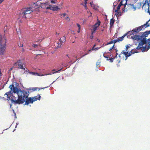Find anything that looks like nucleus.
<instances>
[{
    "label": "nucleus",
    "instance_id": "f257e3e1",
    "mask_svg": "<svg viewBox=\"0 0 150 150\" xmlns=\"http://www.w3.org/2000/svg\"><path fill=\"white\" fill-rule=\"evenodd\" d=\"M9 88L10 90H13V92L17 94L18 100L17 101L16 103L18 104L23 103L28 96L29 92H26L24 90H21L16 87L14 86L13 83L10 85Z\"/></svg>",
    "mask_w": 150,
    "mask_h": 150
},
{
    "label": "nucleus",
    "instance_id": "f03ea898",
    "mask_svg": "<svg viewBox=\"0 0 150 150\" xmlns=\"http://www.w3.org/2000/svg\"><path fill=\"white\" fill-rule=\"evenodd\" d=\"M149 20H148L146 22V23L141 25V26L134 29L131 31H130L129 32V33L130 35H131L132 34L133 35L131 36L132 38V37L133 36L135 35H134V34H135L136 33H138L140 31L142 30L144 27H145V28H146L150 26L149 24Z\"/></svg>",
    "mask_w": 150,
    "mask_h": 150
},
{
    "label": "nucleus",
    "instance_id": "7ed1b4c3",
    "mask_svg": "<svg viewBox=\"0 0 150 150\" xmlns=\"http://www.w3.org/2000/svg\"><path fill=\"white\" fill-rule=\"evenodd\" d=\"M13 93V90H11L9 91L6 92L4 95L6 97L7 100H11L12 103H14L15 104H18L16 103L17 101L18 100V98L17 99L16 97H15L13 95L12 93Z\"/></svg>",
    "mask_w": 150,
    "mask_h": 150
},
{
    "label": "nucleus",
    "instance_id": "20e7f679",
    "mask_svg": "<svg viewBox=\"0 0 150 150\" xmlns=\"http://www.w3.org/2000/svg\"><path fill=\"white\" fill-rule=\"evenodd\" d=\"M126 50L125 51L124 50L122 51L121 52V53L119 55V56L120 58V55L121 54H123L125 55V56L126 57V59H127L128 57H129L130 56H131L132 54H134L135 53H137L138 52L135 49L134 50H132L130 51V52L129 53H128V52L129 51L128 50V45H127L126 46Z\"/></svg>",
    "mask_w": 150,
    "mask_h": 150
},
{
    "label": "nucleus",
    "instance_id": "39448f33",
    "mask_svg": "<svg viewBox=\"0 0 150 150\" xmlns=\"http://www.w3.org/2000/svg\"><path fill=\"white\" fill-rule=\"evenodd\" d=\"M33 11V8L31 7L25 8L23 9L20 11V14L21 16L25 18H26V15L30 13Z\"/></svg>",
    "mask_w": 150,
    "mask_h": 150
},
{
    "label": "nucleus",
    "instance_id": "423d86ee",
    "mask_svg": "<svg viewBox=\"0 0 150 150\" xmlns=\"http://www.w3.org/2000/svg\"><path fill=\"white\" fill-rule=\"evenodd\" d=\"M23 63L21 62V60L19 59L17 62L14 63L13 66L15 67H17V66H18V68L25 70V69L23 67Z\"/></svg>",
    "mask_w": 150,
    "mask_h": 150
},
{
    "label": "nucleus",
    "instance_id": "0eeeda50",
    "mask_svg": "<svg viewBox=\"0 0 150 150\" xmlns=\"http://www.w3.org/2000/svg\"><path fill=\"white\" fill-rule=\"evenodd\" d=\"M66 37L64 36H63L60 38L59 42L57 43V48H59L62 45H63L64 42L66 41Z\"/></svg>",
    "mask_w": 150,
    "mask_h": 150
},
{
    "label": "nucleus",
    "instance_id": "6e6552de",
    "mask_svg": "<svg viewBox=\"0 0 150 150\" xmlns=\"http://www.w3.org/2000/svg\"><path fill=\"white\" fill-rule=\"evenodd\" d=\"M62 69H60V70H59L58 71H56L55 72H54L50 73H49L48 74H39V73H38L34 72H31V73L33 74V75H37V76H44V75H51L52 74H54V73H57L58 72L60 71Z\"/></svg>",
    "mask_w": 150,
    "mask_h": 150
},
{
    "label": "nucleus",
    "instance_id": "1a4fd4ad",
    "mask_svg": "<svg viewBox=\"0 0 150 150\" xmlns=\"http://www.w3.org/2000/svg\"><path fill=\"white\" fill-rule=\"evenodd\" d=\"M25 102V105H28L29 103H33V102L32 98H28V97L26 98Z\"/></svg>",
    "mask_w": 150,
    "mask_h": 150
},
{
    "label": "nucleus",
    "instance_id": "9d476101",
    "mask_svg": "<svg viewBox=\"0 0 150 150\" xmlns=\"http://www.w3.org/2000/svg\"><path fill=\"white\" fill-rule=\"evenodd\" d=\"M127 5L126 9L127 10H130V9L133 8L134 11H135L136 9V7H135L133 4H128Z\"/></svg>",
    "mask_w": 150,
    "mask_h": 150
},
{
    "label": "nucleus",
    "instance_id": "9b49d317",
    "mask_svg": "<svg viewBox=\"0 0 150 150\" xmlns=\"http://www.w3.org/2000/svg\"><path fill=\"white\" fill-rule=\"evenodd\" d=\"M150 34V30L149 31H146V32H144L142 34V35H141V36H142L143 38H144L146 40V37H147L148 35ZM140 36V35H139Z\"/></svg>",
    "mask_w": 150,
    "mask_h": 150
},
{
    "label": "nucleus",
    "instance_id": "f8f14e48",
    "mask_svg": "<svg viewBox=\"0 0 150 150\" xmlns=\"http://www.w3.org/2000/svg\"><path fill=\"white\" fill-rule=\"evenodd\" d=\"M49 4H48V3H42L40 5V6L41 7V8L45 9L46 8V6H47Z\"/></svg>",
    "mask_w": 150,
    "mask_h": 150
},
{
    "label": "nucleus",
    "instance_id": "ddd939ff",
    "mask_svg": "<svg viewBox=\"0 0 150 150\" xmlns=\"http://www.w3.org/2000/svg\"><path fill=\"white\" fill-rule=\"evenodd\" d=\"M37 96L38 98H37L36 96H35L34 97H32L33 98V102L37 100H40V98L41 97L40 95L39 94Z\"/></svg>",
    "mask_w": 150,
    "mask_h": 150
},
{
    "label": "nucleus",
    "instance_id": "4468645a",
    "mask_svg": "<svg viewBox=\"0 0 150 150\" xmlns=\"http://www.w3.org/2000/svg\"><path fill=\"white\" fill-rule=\"evenodd\" d=\"M52 10L53 11H57L59 9H60V8L59 7V6H52Z\"/></svg>",
    "mask_w": 150,
    "mask_h": 150
},
{
    "label": "nucleus",
    "instance_id": "2eb2a0df",
    "mask_svg": "<svg viewBox=\"0 0 150 150\" xmlns=\"http://www.w3.org/2000/svg\"><path fill=\"white\" fill-rule=\"evenodd\" d=\"M126 35H127V34H125L124 35H123L121 37H120L119 38H117V40L118 42H119L120 41H122L123 40L124 38L125 37V36H126Z\"/></svg>",
    "mask_w": 150,
    "mask_h": 150
},
{
    "label": "nucleus",
    "instance_id": "dca6fc26",
    "mask_svg": "<svg viewBox=\"0 0 150 150\" xmlns=\"http://www.w3.org/2000/svg\"><path fill=\"white\" fill-rule=\"evenodd\" d=\"M115 21V20L113 18L111 19L110 23V28H111L112 26H113V25Z\"/></svg>",
    "mask_w": 150,
    "mask_h": 150
},
{
    "label": "nucleus",
    "instance_id": "f3484780",
    "mask_svg": "<svg viewBox=\"0 0 150 150\" xmlns=\"http://www.w3.org/2000/svg\"><path fill=\"white\" fill-rule=\"evenodd\" d=\"M100 21H98L97 23L95 24V25H93V27L97 28L100 25Z\"/></svg>",
    "mask_w": 150,
    "mask_h": 150
},
{
    "label": "nucleus",
    "instance_id": "a211bd4d",
    "mask_svg": "<svg viewBox=\"0 0 150 150\" xmlns=\"http://www.w3.org/2000/svg\"><path fill=\"white\" fill-rule=\"evenodd\" d=\"M115 15L117 16H120L121 15V13L119 12L118 11H117V12H115Z\"/></svg>",
    "mask_w": 150,
    "mask_h": 150
},
{
    "label": "nucleus",
    "instance_id": "6ab92c4d",
    "mask_svg": "<svg viewBox=\"0 0 150 150\" xmlns=\"http://www.w3.org/2000/svg\"><path fill=\"white\" fill-rule=\"evenodd\" d=\"M148 4H149L148 3V1H147L146 0L145 1L144 3V4L143 5V7H147V5H148Z\"/></svg>",
    "mask_w": 150,
    "mask_h": 150
},
{
    "label": "nucleus",
    "instance_id": "aec40b11",
    "mask_svg": "<svg viewBox=\"0 0 150 150\" xmlns=\"http://www.w3.org/2000/svg\"><path fill=\"white\" fill-rule=\"evenodd\" d=\"M39 91L40 89L38 87L33 88H32V91H37L38 90Z\"/></svg>",
    "mask_w": 150,
    "mask_h": 150
},
{
    "label": "nucleus",
    "instance_id": "412c9836",
    "mask_svg": "<svg viewBox=\"0 0 150 150\" xmlns=\"http://www.w3.org/2000/svg\"><path fill=\"white\" fill-rule=\"evenodd\" d=\"M97 28L93 27V28L92 30V34H93V33L95 32L96 31V30H97Z\"/></svg>",
    "mask_w": 150,
    "mask_h": 150
},
{
    "label": "nucleus",
    "instance_id": "4be33fe9",
    "mask_svg": "<svg viewBox=\"0 0 150 150\" xmlns=\"http://www.w3.org/2000/svg\"><path fill=\"white\" fill-rule=\"evenodd\" d=\"M57 2V0H51L50 2L52 4H55Z\"/></svg>",
    "mask_w": 150,
    "mask_h": 150
},
{
    "label": "nucleus",
    "instance_id": "5701e85b",
    "mask_svg": "<svg viewBox=\"0 0 150 150\" xmlns=\"http://www.w3.org/2000/svg\"><path fill=\"white\" fill-rule=\"evenodd\" d=\"M120 6H121L118 5L117 6V9L115 11V12H117V11H118L119 10H120Z\"/></svg>",
    "mask_w": 150,
    "mask_h": 150
},
{
    "label": "nucleus",
    "instance_id": "b1692460",
    "mask_svg": "<svg viewBox=\"0 0 150 150\" xmlns=\"http://www.w3.org/2000/svg\"><path fill=\"white\" fill-rule=\"evenodd\" d=\"M95 46H96V45H95H95H93V47H92V48L91 49H90L88 51H89V52H90V51H92V50H95V49H95V48H94V47H95Z\"/></svg>",
    "mask_w": 150,
    "mask_h": 150
},
{
    "label": "nucleus",
    "instance_id": "393cba45",
    "mask_svg": "<svg viewBox=\"0 0 150 150\" xmlns=\"http://www.w3.org/2000/svg\"><path fill=\"white\" fill-rule=\"evenodd\" d=\"M126 5H127V1H126L125 4H124V8H123L122 9L123 11L125 12V7H126Z\"/></svg>",
    "mask_w": 150,
    "mask_h": 150
},
{
    "label": "nucleus",
    "instance_id": "a878e982",
    "mask_svg": "<svg viewBox=\"0 0 150 150\" xmlns=\"http://www.w3.org/2000/svg\"><path fill=\"white\" fill-rule=\"evenodd\" d=\"M124 0H122L120 2V3L119 4V5L120 6H121L122 5H124V4H123L122 3L124 1Z\"/></svg>",
    "mask_w": 150,
    "mask_h": 150
},
{
    "label": "nucleus",
    "instance_id": "bb28decb",
    "mask_svg": "<svg viewBox=\"0 0 150 150\" xmlns=\"http://www.w3.org/2000/svg\"><path fill=\"white\" fill-rule=\"evenodd\" d=\"M50 6H46V9H50L52 10V6L50 7V5H48Z\"/></svg>",
    "mask_w": 150,
    "mask_h": 150
},
{
    "label": "nucleus",
    "instance_id": "cd10ccee",
    "mask_svg": "<svg viewBox=\"0 0 150 150\" xmlns=\"http://www.w3.org/2000/svg\"><path fill=\"white\" fill-rule=\"evenodd\" d=\"M32 46L33 47H34V48H36V47H37L38 45L36 44H33L32 45Z\"/></svg>",
    "mask_w": 150,
    "mask_h": 150
},
{
    "label": "nucleus",
    "instance_id": "c85d7f7f",
    "mask_svg": "<svg viewBox=\"0 0 150 150\" xmlns=\"http://www.w3.org/2000/svg\"><path fill=\"white\" fill-rule=\"evenodd\" d=\"M112 43H113V42H112V41H110V42H107L106 45H108L109 44H111Z\"/></svg>",
    "mask_w": 150,
    "mask_h": 150
},
{
    "label": "nucleus",
    "instance_id": "c756f323",
    "mask_svg": "<svg viewBox=\"0 0 150 150\" xmlns=\"http://www.w3.org/2000/svg\"><path fill=\"white\" fill-rule=\"evenodd\" d=\"M76 24H77V26L79 28V30H80V28H81L80 25L79 23H77Z\"/></svg>",
    "mask_w": 150,
    "mask_h": 150
},
{
    "label": "nucleus",
    "instance_id": "7c9ffc66",
    "mask_svg": "<svg viewBox=\"0 0 150 150\" xmlns=\"http://www.w3.org/2000/svg\"><path fill=\"white\" fill-rule=\"evenodd\" d=\"M103 57L107 59V60H109V57L107 56L103 55Z\"/></svg>",
    "mask_w": 150,
    "mask_h": 150
},
{
    "label": "nucleus",
    "instance_id": "2f4dec72",
    "mask_svg": "<svg viewBox=\"0 0 150 150\" xmlns=\"http://www.w3.org/2000/svg\"><path fill=\"white\" fill-rule=\"evenodd\" d=\"M112 42H113V43H114V44L116 43V42H118L117 41V39L116 40H114L112 41Z\"/></svg>",
    "mask_w": 150,
    "mask_h": 150
},
{
    "label": "nucleus",
    "instance_id": "473e14b6",
    "mask_svg": "<svg viewBox=\"0 0 150 150\" xmlns=\"http://www.w3.org/2000/svg\"><path fill=\"white\" fill-rule=\"evenodd\" d=\"M114 59V58L111 57V58L109 59V60H110V62H113L112 59Z\"/></svg>",
    "mask_w": 150,
    "mask_h": 150
},
{
    "label": "nucleus",
    "instance_id": "72a5a7b5",
    "mask_svg": "<svg viewBox=\"0 0 150 150\" xmlns=\"http://www.w3.org/2000/svg\"><path fill=\"white\" fill-rule=\"evenodd\" d=\"M18 45L19 47H23V44H21V43H20L19 44L18 43Z\"/></svg>",
    "mask_w": 150,
    "mask_h": 150
},
{
    "label": "nucleus",
    "instance_id": "f704fd0d",
    "mask_svg": "<svg viewBox=\"0 0 150 150\" xmlns=\"http://www.w3.org/2000/svg\"><path fill=\"white\" fill-rule=\"evenodd\" d=\"M115 45H113V46H112V47H111L109 49V51H110L113 48H114V46Z\"/></svg>",
    "mask_w": 150,
    "mask_h": 150
},
{
    "label": "nucleus",
    "instance_id": "c9c22d12",
    "mask_svg": "<svg viewBox=\"0 0 150 150\" xmlns=\"http://www.w3.org/2000/svg\"><path fill=\"white\" fill-rule=\"evenodd\" d=\"M66 15V14L65 13H62L61 15L62 16H63L64 17L65 15Z\"/></svg>",
    "mask_w": 150,
    "mask_h": 150
},
{
    "label": "nucleus",
    "instance_id": "e433bc0d",
    "mask_svg": "<svg viewBox=\"0 0 150 150\" xmlns=\"http://www.w3.org/2000/svg\"><path fill=\"white\" fill-rule=\"evenodd\" d=\"M100 47H97L95 48V50H98Z\"/></svg>",
    "mask_w": 150,
    "mask_h": 150
},
{
    "label": "nucleus",
    "instance_id": "4c0bfd02",
    "mask_svg": "<svg viewBox=\"0 0 150 150\" xmlns=\"http://www.w3.org/2000/svg\"><path fill=\"white\" fill-rule=\"evenodd\" d=\"M28 90L29 91H31V92H32V91H32V88H29L28 89Z\"/></svg>",
    "mask_w": 150,
    "mask_h": 150
},
{
    "label": "nucleus",
    "instance_id": "58836bf2",
    "mask_svg": "<svg viewBox=\"0 0 150 150\" xmlns=\"http://www.w3.org/2000/svg\"><path fill=\"white\" fill-rule=\"evenodd\" d=\"M88 0H84L85 1V4H87V1H88Z\"/></svg>",
    "mask_w": 150,
    "mask_h": 150
},
{
    "label": "nucleus",
    "instance_id": "ea45409f",
    "mask_svg": "<svg viewBox=\"0 0 150 150\" xmlns=\"http://www.w3.org/2000/svg\"><path fill=\"white\" fill-rule=\"evenodd\" d=\"M84 6L85 8H87V6H86V4H85V5H84Z\"/></svg>",
    "mask_w": 150,
    "mask_h": 150
},
{
    "label": "nucleus",
    "instance_id": "a19ab883",
    "mask_svg": "<svg viewBox=\"0 0 150 150\" xmlns=\"http://www.w3.org/2000/svg\"><path fill=\"white\" fill-rule=\"evenodd\" d=\"M4 0H0V4Z\"/></svg>",
    "mask_w": 150,
    "mask_h": 150
},
{
    "label": "nucleus",
    "instance_id": "79ce46f5",
    "mask_svg": "<svg viewBox=\"0 0 150 150\" xmlns=\"http://www.w3.org/2000/svg\"><path fill=\"white\" fill-rule=\"evenodd\" d=\"M66 19H68L69 20V17H66Z\"/></svg>",
    "mask_w": 150,
    "mask_h": 150
},
{
    "label": "nucleus",
    "instance_id": "37998d69",
    "mask_svg": "<svg viewBox=\"0 0 150 150\" xmlns=\"http://www.w3.org/2000/svg\"><path fill=\"white\" fill-rule=\"evenodd\" d=\"M2 76V73H1V70L0 69V76Z\"/></svg>",
    "mask_w": 150,
    "mask_h": 150
},
{
    "label": "nucleus",
    "instance_id": "c03bdc74",
    "mask_svg": "<svg viewBox=\"0 0 150 150\" xmlns=\"http://www.w3.org/2000/svg\"><path fill=\"white\" fill-rule=\"evenodd\" d=\"M59 34V33H57V32H56V35H58Z\"/></svg>",
    "mask_w": 150,
    "mask_h": 150
},
{
    "label": "nucleus",
    "instance_id": "a18cd8bd",
    "mask_svg": "<svg viewBox=\"0 0 150 150\" xmlns=\"http://www.w3.org/2000/svg\"><path fill=\"white\" fill-rule=\"evenodd\" d=\"M117 50H116V57H117V55L118 54L117 53Z\"/></svg>",
    "mask_w": 150,
    "mask_h": 150
},
{
    "label": "nucleus",
    "instance_id": "49530a36",
    "mask_svg": "<svg viewBox=\"0 0 150 150\" xmlns=\"http://www.w3.org/2000/svg\"><path fill=\"white\" fill-rule=\"evenodd\" d=\"M87 53H86V54H84V55H83V56H81V57H84V56H85V55H87Z\"/></svg>",
    "mask_w": 150,
    "mask_h": 150
},
{
    "label": "nucleus",
    "instance_id": "de8ad7c7",
    "mask_svg": "<svg viewBox=\"0 0 150 150\" xmlns=\"http://www.w3.org/2000/svg\"><path fill=\"white\" fill-rule=\"evenodd\" d=\"M66 56L68 57V58H69V59H70L71 58L70 57H69V56H68V54H67L66 55Z\"/></svg>",
    "mask_w": 150,
    "mask_h": 150
},
{
    "label": "nucleus",
    "instance_id": "09e8293b",
    "mask_svg": "<svg viewBox=\"0 0 150 150\" xmlns=\"http://www.w3.org/2000/svg\"><path fill=\"white\" fill-rule=\"evenodd\" d=\"M92 15V14L91 13V15H90L89 17L91 16Z\"/></svg>",
    "mask_w": 150,
    "mask_h": 150
},
{
    "label": "nucleus",
    "instance_id": "8fccbe9b",
    "mask_svg": "<svg viewBox=\"0 0 150 150\" xmlns=\"http://www.w3.org/2000/svg\"><path fill=\"white\" fill-rule=\"evenodd\" d=\"M42 41V40H39V41H37V42H39V41L41 42Z\"/></svg>",
    "mask_w": 150,
    "mask_h": 150
},
{
    "label": "nucleus",
    "instance_id": "3c124183",
    "mask_svg": "<svg viewBox=\"0 0 150 150\" xmlns=\"http://www.w3.org/2000/svg\"><path fill=\"white\" fill-rule=\"evenodd\" d=\"M12 69V68H11L10 69L9 71H11Z\"/></svg>",
    "mask_w": 150,
    "mask_h": 150
},
{
    "label": "nucleus",
    "instance_id": "603ef678",
    "mask_svg": "<svg viewBox=\"0 0 150 150\" xmlns=\"http://www.w3.org/2000/svg\"><path fill=\"white\" fill-rule=\"evenodd\" d=\"M80 32V30H78V32L79 33Z\"/></svg>",
    "mask_w": 150,
    "mask_h": 150
},
{
    "label": "nucleus",
    "instance_id": "864d4df0",
    "mask_svg": "<svg viewBox=\"0 0 150 150\" xmlns=\"http://www.w3.org/2000/svg\"><path fill=\"white\" fill-rule=\"evenodd\" d=\"M16 83V85H17V84L18 85V84L17 83Z\"/></svg>",
    "mask_w": 150,
    "mask_h": 150
},
{
    "label": "nucleus",
    "instance_id": "5fc2aeb1",
    "mask_svg": "<svg viewBox=\"0 0 150 150\" xmlns=\"http://www.w3.org/2000/svg\"><path fill=\"white\" fill-rule=\"evenodd\" d=\"M129 47H130L129 46H128V48H129Z\"/></svg>",
    "mask_w": 150,
    "mask_h": 150
},
{
    "label": "nucleus",
    "instance_id": "6e6d98bb",
    "mask_svg": "<svg viewBox=\"0 0 150 150\" xmlns=\"http://www.w3.org/2000/svg\"><path fill=\"white\" fill-rule=\"evenodd\" d=\"M55 71V69H54V70H53L52 71Z\"/></svg>",
    "mask_w": 150,
    "mask_h": 150
},
{
    "label": "nucleus",
    "instance_id": "4d7b16f0",
    "mask_svg": "<svg viewBox=\"0 0 150 150\" xmlns=\"http://www.w3.org/2000/svg\"><path fill=\"white\" fill-rule=\"evenodd\" d=\"M81 5H83V3H81Z\"/></svg>",
    "mask_w": 150,
    "mask_h": 150
},
{
    "label": "nucleus",
    "instance_id": "13d9d810",
    "mask_svg": "<svg viewBox=\"0 0 150 150\" xmlns=\"http://www.w3.org/2000/svg\"><path fill=\"white\" fill-rule=\"evenodd\" d=\"M22 50H23V51H24V50L23 49V48H22Z\"/></svg>",
    "mask_w": 150,
    "mask_h": 150
},
{
    "label": "nucleus",
    "instance_id": "bf43d9fd",
    "mask_svg": "<svg viewBox=\"0 0 150 150\" xmlns=\"http://www.w3.org/2000/svg\"><path fill=\"white\" fill-rule=\"evenodd\" d=\"M148 40L149 41L150 40V38L149 39H148Z\"/></svg>",
    "mask_w": 150,
    "mask_h": 150
},
{
    "label": "nucleus",
    "instance_id": "052dcab7",
    "mask_svg": "<svg viewBox=\"0 0 150 150\" xmlns=\"http://www.w3.org/2000/svg\"><path fill=\"white\" fill-rule=\"evenodd\" d=\"M55 82V81H54L52 83V84L53 83H54V82Z\"/></svg>",
    "mask_w": 150,
    "mask_h": 150
},
{
    "label": "nucleus",
    "instance_id": "680f3d73",
    "mask_svg": "<svg viewBox=\"0 0 150 150\" xmlns=\"http://www.w3.org/2000/svg\"><path fill=\"white\" fill-rule=\"evenodd\" d=\"M43 88H41V89H43Z\"/></svg>",
    "mask_w": 150,
    "mask_h": 150
},
{
    "label": "nucleus",
    "instance_id": "e2e57ef3",
    "mask_svg": "<svg viewBox=\"0 0 150 150\" xmlns=\"http://www.w3.org/2000/svg\"><path fill=\"white\" fill-rule=\"evenodd\" d=\"M149 1H150V0H149Z\"/></svg>",
    "mask_w": 150,
    "mask_h": 150
}]
</instances>
